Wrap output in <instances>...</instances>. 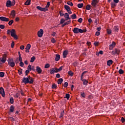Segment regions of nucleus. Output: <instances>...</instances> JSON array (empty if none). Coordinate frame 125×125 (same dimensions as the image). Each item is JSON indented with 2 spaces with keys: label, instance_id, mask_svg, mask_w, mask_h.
<instances>
[{
  "label": "nucleus",
  "instance_id": "obj_17",
  "mask_svg": "<svg viewBox=\"0 0 125 125\" xmlns=\"http://www.w3.org/2000/svg\"><path fill=\"white\" fill-rule=\"evenodd\" d=\"M67 55H68V51L65 50L63 52V58H66Z\"/></svg>",
  "mask_w": 125,
  "mask_h": 125
},
{
  "label": "nucleus",
  "instance_id": "obj_12",
  "mask_svg": "<svg viewBox=\"0 0 125 125\" xmlns=\"http://www.w3.org/2000/svg\"><path fill=\"white\" fill-rule=\"evenodd\" d=\"M0 93L2 95V97L5 96V93H4V89L2 87L0 88Z\"/></svg>",
  "mask_w": 125,
  "mask_h": 125
},
{
  "label": "nucleus",
  "instance_id": "obj_3",
  "mask_svg": "<svg viewBox=\"0 0 125 125\" xmlns=\"http://www.w3.org/2000/svg\"><path fill=\"white\" fill-rule=\"evenodd\" d=\"M73 33H74V34H79V33L83 32V31L82 30V29H80L78 27H75L73 29Z\"/></svg>",
  "mask_w": 125,
  "mask_h": 125
},
{
  "label": "nucleus",
  "instance_id": "obj_48",
  "mask_svg": "<svg viewBox=\"0 0 125 125\" xmlns=\"http://www.w3.org/2000/svg\"><path fill=\"white\" fill-rule=\"evenodd\" d=\"M20 66L21 67H24V62H21L20 63Z\"/></svg>",
  "mask_w": 125,
  "mask_h": 125
},
{
  "label": "nucleus",
  "instance_id": "obj_43",
  "mask_svg": "<svg viewBox=\"0 0 125 125\" xmlns=\"http://www.w3.org/2000/svg\"><path fill=\"white\" fill-rule=\"evenodd\" d=\"M65 21H66V20H65L64 19H62L60 21V24H63Z\"/></svg>",
  "mask_w": 125,
  "mask_h": 125
},
{
  "label": "nucleus",
  "instance_id": "obj_52",
  "mask_svg": "<svg viewBox=\"0 0 125 125\" xmlns=\"http://www.w3.org/2000/svg\"><path fill=\"white\" fill-rule=\"evenodd\" d=\"M55 71V73H58V72H59V71H58V68H57V67L55 68H53Z\"/></svg>",
  "mask_w": 125,
  "mask_h": 125
},
{
  "label": "nucleus",
  "instance_id": "obj_16",
  "mask_svg": "<svg viewBox=\"0 0 125 125\" xmlns=\"http://www.w3.org/2000/svg\"><path fill=\"white\" fill-rule=\"evenodd\" d=\"M36 71L38 73V74H42V70L40 67V66H37L36 67Z\"/></svg>",
  "mask_w": 125,
  "mask_h": 125
},
{
  "label": "nucleus",
  "instance_id": "obj_18",
  "mask_svg": "<svg viewBox=\"0 0 125 125\" xmlns=\"http://www.w3.org/2000/svg\"><path fill=\"white\" fill-rule=\"evenodd\" d=\"M60 60V55L56 54L55 58V61H59Z\"/></svg>",
  "mask_w": 125,
  "mask_h": 125
},
{
  "label": "nucleus",
  "instance_id": "obj_40",
  "mask_svg": "<svg viewBox=\"0 0 125 125\" xmlns=\"http://www.w3.org/2000/svg\"><path fill=\"white\" fill-rule=\"evenodd\" d=\"M0 77L1 78H3L4 77V72H0Z\"/></svg>",
  "mask_w": 125,
  "mask_h": 125
},
{
  "label": "nucleus",
  "instance_id": "obj_49",
  "mask_svg": "<svg viewBox=\"0 0 125 125\" xmlns=\"http://www.w3.org/2000/svg\"><path fill=\"white\" fill-rule=\"evenodd\" d=\"M63 69V66H61V67H60L59 68H58V71H59V72H60L61 71H62Z\"/></svg>",
  "mask_w": 125,
  "mask_h": 125
},
{
  "label": "nucleus",
  "instance_id": "obj_9",
  "mask_svg": "<svg viewBox=\"0 0 125 125\" xmlns=\"http://www.w3.org/2000/svg\"><path fill=\"white\" fill-rule=\"evenodd\" d=\"M7 56V55H6V54H3V58L1 60V62H2V63H5V61H6Z\"/></svg>",
  "mask_w": 125,
  "mask_h": 125
},
{
  "label": "nucleus",
  "instance_id": "obj_6",
  "mask_svg": "<svg viewBox=\"0 0 125 125\" xmlns=\"http://www.w3.org/2000/svg\"><path fill=\"white\" fill-rule=\"evenodd\" d=\"M36 8L38 9V10H40V11H44L45 12V11H47L48 10V9L46 8H42V7L40 6H37Z\"/></svg>",
  "mask_w": 125,
  "mask_h": 125
},
{
  "label": "nucleus",
  "instance_id": "obj_21",
  "mask_svg": "<svg viewBox=\"0 0 125 125\" xmlns=\"http://www.w3.org/2000/svg\"><path fill=\"white\" fill-rule=\"evenodd\" d=\"M71 23V21H67V22H65L64 24H63L62 25V27H65V26H66V25H69V24H70Z\"/></svg>",
  "mask_w": 125,
  "mask_h": 125
},
{
  "label": "nucleus",
  "instance_id": "obj_37",
  "mask_svg": "<svg viewBox=\"0 0 125 125\" xmlns=\"http://www.w3.org/2000/svg\"><path fill=\"white\" fill-rule=\"evenodd\" d=\"M114 31L115 32H119V26H114Z\"/></svg>",
  "mask_w": 125,
  "mask_h": 125
},
{
  "label": "nucleus",
  "instance_id": "obj_63",
  "mask_svg": "<svg viewBox=\"0 0 125 125\" xmlns=\"http://www.w3.org/2000/svg\"><path fill=\"white\" fill-rule=\"evenodd\" d=\"M14 44H15L14 42H12L11 43V45L12 48H13V47H14Z\"/></svg>",
  "mask_w": 125,
  "mask_h": 125
},
{
  "label": "nucleus",
  "instance_id": "obj_59",
  "mask_svg": "<svg viewBox=\"0 0 125 125\" xmlns=\"http://www.w3.org/2000/svg\"><path fill=\"white\" fill-rule=\"evenodd\" d=\"M9 119L10 120H11V121H13L14 122L15 121V119L14 118H13V117H9Z\"/></svg>",
  "mask_w": 125,
  "mask_h": 125
},
{
  "label": "nucleus",
  "instance_id": "obj_42",
  "mask_svg": "<svg viewBox=\"0 0 125 125\" xmlns=\"http://www.w3.org/2000/svg\"><path fill=\"white\" fill-rule=\"evenodd\" d=\"M49 5H50V2L48 1L45 8H48V7H49Z\"/></svg>",
  "mask_w": 125,
  "mask_h": 125
},
{
  "label": "nucleus",
  "instance_id": "obj_23",
  "mask_svg": "<svg viewBox=\"0 0 125 125\" xmlns=\"http://www.w3.org/2000/svg\"><path fill=\"white\" fill-rule=\"evenodd\" d=\"M83 84L84 85H87V83H88V81H87V80H85V79H83Z\"/></svg>",
  "mask_w": 125,
  "mask_h": 125
},
{
  "label": "nucleus",
  "instance_id": "obj_4",
  "mask_svg": "<svg viewBox=\"0 0 125 125\" xmlns=\"http://www.w3.org/2000/svg\"><path fill=\"white\" fill-rule=\"evenodd\" d=\"M120 52H121L120 49L115 48L112 51V53L113 55H116V54L119 55L120 54Z\"/></svg>",
  "mask_w": 125,
  "mask_h": 125
},
{
  "label": "nucleus",
  "instance_id": "obj_45",
  "mask_svg": "<svg viewBox=\"0 0 125 125\" xmlns=\"http://www.w3.org/2000/svg\"><path fill=\"white\" fill-rule=\"evenodd\" d=\"M68 75H69V76H73L74 75V73H73V72H72V71H68Z\"/></svg>",
  "mask_w": 125,
  "mask_h": 125
},
{
  "label": "nucleus",
  "instance_id": "obj_30",
  "mask_svg": "<svg viewBox=\"0 0 125 125\" xmlns=\"http://www.w3.org/2000/svg\"><path fill=\"white\" fill-rule=\"evenodd\" d=\"M71 18H72V19H76L77 18V15H76V14H72L71 16Z\"/></svg>",
  "mask_w": 125,
  "mask_h": 125
},
{
  "label": "nucleus",
  "instance_id": "obj_60",
  "mask_svg": "<svg viewBox=\"0 0 125 125\" xmlns=\"http://www.w3.org/2000/svg\"><path fill=\"white\" fill-rule=\"evenodd\" d=\"M109 50H112V49H113L114 48V46L111 45H109Z\"/></svg>",
  "mask_w": 125,
  "mask_h": 125
},
{
  "label": "nucleus",
  "instance_id": "obj_61",
  "mask_svg": "<svg viewBox=\"0 0 125 125\" xmlns=\"http://www.w3.org/2000/svg\"><path fill=\"white\" fill-rule=\"evenodd\" d=\"M121 122L122 123H124L125 122V119L124 117L121 118Z\"/></svg>",
  "mask_w": 125,
  "mask_h": 125
},
{
  "label": "nucleus",
  "instance_id": "obj_39",
  "mask_svg": "<svg viewBox=\"0 0 125 125\" xmlns=\"http://www.w3.org/2000/svg\"><path fill=\"white\" fill-rule=\"evenodd\" d=\"M49 67H50V65L49 64V63H46L45 65L44 68L45 69H48V68H49Z\"/></svg>",
  "mask_w": 125,
  "mask_h": 125
},
{
  "label": "nucleus",
  "instance_id": "obj_54",
  "mask_svg": "<svg viewBox=\"0 0 125 125\" xmlns=\"http://www.w3.org/2000/svg\"><path fill=\"white\" fill-rule=\"evenodd\" d=\"M27 70H28L29 71H31V70H32V66H31V65L28 66Z\"/></svg>",
  "mask_w": 125,
  "mask_h": 125
},
{
  "label": "nucleus",
  "instance_id": "obj_35",
  "mask_svg": "<svg viewBox=\"0 0 125 125\" xmlns=\"http://www.w3.org/2000/svg\"><path fill=\"white\" fill-rule=\"evenodd\" d=\"M13 22H14L13 20H11V21H10L8 22V24L9 25V26H11L12 24H13Z\"/></svg>",
  "mask_w": 125,
  "mask_h": 125
},
{
  "label": "nucleus",
  "instance_id": "obj_22",
  "mask_svg": "<svg viewBox=\"0 0 125 125\" xmlns=\"http://www.w3.org/2000/svg\"><path fill=\"white\" fill-rule=\"evenodd\" d=\"M12 17H15V11L12 10L10 14Z\"/></svg>",
  "mask_w": 125,
  "mask_h": 125
},
{
  "label": "nucleus",
  "instance_id": "obj_26",
  "mask_svg": "<svg viewBox=\"0 0 125 125\" xmlns=\"http://www.w3.org/2000/svg\"><path fill=\"white\" fill-rule=\"evenodd\" d=\"M86 9L87 10H90V9H91V5H89V4H87L86 6Z\"/></svg>",
  "mask_w": 125,
  "mask_h": 125
},
{
  "label": "nucleus",
  "instance_id": "obj_11",
  "mask_svg": "<svg viewBox=\"0 0 125 125\" xmlns=\"http://www.w3.org/2000/svg\"><path fill=\"white\" fill-rule=\"evenodd\" d=\"M0 20H1V21H3L4 22H8V21H9V19L4 17H0Z\"/></svg>",
  "mask_w": 125,
  "mask_h": 125
},
{
  "label": "nucleus",
  "instance_id": "obj_41",
  "mask_svg": "<svg viewBox=\"0 0 125 125\" xmlns=\"http://www.w3.org/2000/svg\"><path fill=\"white\" fill-rule=\"evenodd\" d=\"M67 4L68 5H70V6H73V5H74V4H73V3L70 1H68L67 3Z\"/></svg>",
  "mask_w": 125,
  "mask_h": 125
},
{
  "label": "nucleus",
  "instance_id": "obj_14",
  "mask_svg": "<svg viewBox=\"0 0 125 125\" xmlns=\"http://www.w3.org/2000/svg\"><path fill=\"white\" fill-rule=\"evenodd\" d=\"M14 112V106L13 105H11L10 107V110L8 112L9 115H10L11 113H13Z\"/></svg>",
  "mask_w": 125,
  "mask_h": 125
},
{
  "label": "nucleus",
  "instance_id": "obj_1",
  "mask_svg": "<svg viewBox=\"0 0 125 125\" xmlns=\"http://www.w3.org/2000/svg\"><path fill=\"white\" fill-rule=\"evenodd\" d=\"M8 35H10L11 37L14 38L15 40H18V36L16 35V31H15V29H8L7 31Z\"/></svg>",
  "mask_w": 125,
  "mask_h": 125
},
{
  "label": "nucleus",
  "instance_id": "obj_32",
  "mask_svg": "<svg viewBox=\"0 0 125 125\" xmlns=\"http://www.w3.org/2000/svg\"><path fill=\"white\" fill-rule=\"evenodd\" d=\"M64 8L66 10H69V9H71V8H70V6H69L67 5H64Z\"/></svg>",
  "mask_w": 125,
  "mask_h": 125
},
{
  "label": "nucleus",
  "instance_id": "obj_51",
  "mask_svg": "<svg viewBox=\"0 0 125 125\" xmlns=\"http://www.w3.org/2000/svg\"><path fill=\"white\" fill-rule=\"evenodd\" d=\"M78 22L82 23V22H83V19L82 18H79L78 20Z\"/></svg>",
  "mask_w": 125,
  "mask_h": 125
},
{
  "label": "nucleus",
  "instance_id": "obj_50",
  "mask_svg": "<svg viewBox=\"0 0 125 125\" xmlns=\"http://www.w3.org/2000/svg\"><path fill=\"white\" fill-rule=\"evenodd\" d=\"M64 87H67L68 86V82H65L63 84Z\"/></svg>",
  "mask_w": 125,
  "mask_h": 125
},
{
  "label": "nucleus",
  "instance_id": "obj_28",
  "mask_svg": "<svg viewBox=\"0 0 125 125\" xmlns=\"http://www.w3.org/2000/svg\"><path fill=\"white\" fill-rule=\"evenodd\" d=\"M77 6H78V8H82L83 6V3H79L77 5Z\"/></svg>",
  "mask_w": 125,
  "mask_h": 125
},
{
  "label": "nucleus",
  "instance_id": "obj_8",
  "mask_svg": "<svg viewBox=\"0 0 125 125\" xmlns=\"http://www.w3.org/2000/svg\"><path fill=\"white\" fill-rule=\"evenodd\" d=\"M30 49H31V44L28 43L25 48V52H26V53H29L30 52L29 51Z\"/></svg>",
  "mask_w": 125,
  "mask_h": 125
},
{
  "label": "nucleus",
  "instance_id": "obj_58",
  "mask_svg": "<svg viewBox=\"0 0 125 125\" xmlns=\"http://www.w3.org/2000/svg\"><path fill=\"white\" fill-rule=\"evenodd\" d=\"M51 42H52V43H55V42H56V41H55V39H54V38L52 39Z\"/></svg>",
  "mask_w": 125,
  "mask_h": 125
},
{
  "label": "nucleus",
  "instance_id": "obj_19",
  "mask_svg": "<svg viewBox=\"0 0 125 125\" xmlns=\"http://www.w3.org/2000/svg\"><path fill=\"white\" fill-rule=\"evenodd\" d=\"M107 66H111L113 64V61L112 60H109L107 62Z\"/></svg>",
  "mask_w": 125,
  "mask_h": 125
},
{
  "label": "nucleus",
  "instance_id": "obj_10",
  "mask_svg": "<svg viewBox=\"0 0 125 125\" xmlns=\"http://www.w3.org/2000/svg\"><path fill=\"white\" fill-rule=\"evenodd\" d=\"M43 35V30L40 29L39 31L38 32V36L39 38H42V35Z\"/></svg>",
  "mask_w": 125,
  "mask_h": 125
},
{
  "label": "nucleus",
  "instance_id": "obj_53",
  "mask_svg": "<svg viewBox=\"0 0 125 125\" xmlns=\"http://www.w3.org/2000/svg\"><path fill=\"white\" fill-rule=\"evenodd\" d=\"M14 97L15 98H18V97H19V94L16 93L15 95H14Z\"/></svg>",
  "mask_w": 125,
  "mask_h": 125
},
{
  "label": "nucleus",
  "instance_id": "obj_44",
  "mask_svg": "<svg viewBox=\"0 0 125 125\" xmlns=\"http://www.w3.org/2000/svg\"><path fill=\"white\" fill-rule=\"evenodd\" d=\"M119 73L120 75H122L123 74H124V70H123V69H120L119 70Z\"/></svg>",
  "mask_w": 125,
  "mask_h": 125
},
{
  "label": "nucleus",
  "instance_id": "obj_62",
  "mask_svg": "<svg viewBox=\"0 0 125 125\" xmlns=\"http://www.w3.org/2000/svg\"><path fill=\"white\" fill-rule=\"evenodd\" d=\"M5 27V26L4 25H2V24L0 25V29H4Z\"/></svg>",
  "mask_w": 125,
  "mask_h": 125
},
{
  "label": "nucleus",
  "instance_id": "obj_47",
  "mask_svg": "<svg viewBox=\"0 0 125 125\" xmlns=\"http://www.w3.org/2000/svg\"><path fill=\"white\" fill-rule=\"evenodd\" d=\"M65 98L69 99V98H70V94H66Z\"/></svg>",
  "mask_w": 125,
  "mask_h": 125
},
{
  "label": "nucleus",
  "instance_id": "obj_46",
  "mask_svg": "<svg viewBox=\"0 0 125 125\" xmlns=\"http://www.w3.org/2000/svg\"><path fill=\"white\" fill-rule=\"evenodd\" d=\"M107 33L108 35H111L112 34V31L110 29H107Z\"/></svg>",
  "mask_w": 125,
  "mask_h": 125
},
{
  "label": "nucleus",
  "instance_id": "obj_24",
  "mask_svg": "<svg viewBox=\"0 0 125 125\" xmlns=\"http://www.w3.org/2000/svg\"><path fill=\"white\" fill-rule=\"evenodd\" d=\"M57 83L58 84H61V83H63V79L60 78L58 79Z\"/></svg>",
  "mask_w": 125,
  "mask_h": 125
},
{
  "label": "nucleus",
  "instance_id": "obj_36",
  "mask_svg": "<svg viewBox=\"0 0 125 125\" xmlns=\"http://www.w3.org/2000/svg\"><path fill=\"white\" fill-rule=\"evenodd\" d=\"M57 87V85H56V84L54 83L52 84V88H53V89H55V88H56Z\"/></svg>",
  "mask_w": 125,
  "mask_h": 125
},
{
  "label": "nucleus",
  "instance_id": "obj_38",
  "mask_svg": "<svg viewBox=\"0 0 125 125\" xmlns=\"http://www.w3.org/2000/svg\"><path fill=\"white\" fill-rule=\"evenodd\" d=\"M64 110H62L61 112V116L60 117V118H63V117H64Z\"/></svg>",
  "mask_w": 125,
  "mask_h": 125
},
{
  "label": "nucleus",
  "instance_id": "obj_7",
  "mask_svg": "<svg viewBox=\"0 0 125 125\" xmlns=\"http://www.w3.org/2000/svg\"><path fill=\"white\" fill-rule=\"evenodd\" d=\"M98 3V0H92L91 4L93 7H96V4Z\"/></svg>",
  "mask_w": 125,
  "mask_h": 125
},
{
  "label": "nucleus",
  "instance_id": "obj_20",
  "mask_svg": "<svg viewBox=\"0 0 125 125\" xmlns=\"http://www.w3.org/2000/svg\"><path fill=\"white\" fill-rule=\"evenodd\" d=\"M116 3H115L114 2H112L111 3V6L112 8H115L116 6H117Z\"/></svg>",
  "mask_w": 125,
  "mask_h": 125
},
{
  "label": "nucleus",
  "instance_id": "obj_33",
  "mask_svg": "<svg viewBox=\"0 0 125 125\" xmlns=\"http://www.w3.org/2000/svg\"><path fill=\"white\" fill-rule=\"evenodd\" d=\"M81 96L83 98H85V93L84 92H81Z\"/></svg>",
  "mask_w": 125,
  "mask_h": 125
},
{
  "label": "nucleus",
  "instance_id": "obj_57",
  "mask_svg": "<svg viewBox=\"0 0 125 125\" xmlns=\"http://www.w3.org/2000/svg\"><path fill=\"white\" fill-rule=\"evenodd\" d=\"M110 45H112L114 47V46H116V42H113L112 43L110 44Z\"/></svg>",
  "mask_w": 125,
  "mask_h": 125
},
{
  "label": "nucleus",
  "instance_id": "obj_27",
  "mask_svg": "<svg viewBox=\"0 0 125 125\" xmlns=\"http://www.w3.org/2000/svg\"><path fill=\"white\" fill-rule=\"evenodd\" d=\"M18 73L20 75H22L23 74L22 71L23 69H22L21 68H20L19 70H18Z\"/></svg>",
  "mask_w": 125,
  "mask_h": 125
},
{
  "label": "nucleus",
  "instance_id": "obj_29",
  "mask_svg": "<svg viewBox=\"0 0 125 125\" xmlns=\"http://www.w3.org/2000/svg\"><path fill=\"white\" fill-rule=\"evenodd\" d=\"M35 60H36V57L33 56V57H32L31 58L30 62H31V63H33V62H34L35 61Z\"/></svg>",
  "mask_w": 125,
  "mask_h": 125
},
{
  "label": "nucleus",
  "instance_id": "obj_2",
  "mask_svg": "<svg viewBox=\"0 0 125 125\" xmlns=\"http://www.w3.org/2000/svg\"><path fill=\"white\" fill-rule=\"evenodd\" d=\"M8 64L10 67L13 68L15 66V62H13V59L12 58L9 59L7 60Z\"/></svg>",
  "mask_w": 125,
  "mask_h": 125
},
{
  "label": "nucleus",
  "instance_id": "obj_55",
  "mask_svg": "<svg viewBox=\"0 0 125 125\" xmlns=\"http://www.w3.org/2000/svg\"><path fill=\"white\" fill-rule=\"evenodd\" d=\"M94 44V45H95V46H98V44H99V42H95Z\"/></svg>",
  "mask_w": 125,
  "mask_h": 125
},
{
  "label": "nucleus",
  "instance_id": "obj_5",
  "mask_svg": "<svg viewBox=\"0 0 125 125\" xmlns=\"http://www.w3.org/2000/svg\"><path fill=\"white\" fill-rule=\"evenodd\" d=\"M22 83H24L25 84H27V83H29V76L28 77H23L22 78Z\"/></svg>",
  "mask_w": 125,
  "mask_h": 125
},
{
  "label": "nucleus",
  "instance_id": "obj_34",
  "mask_svg": "<svg viewBox=\"0 0 125 125\" xmlns=\"http://www.w3.org/2000/svg\"><path fill=\"white\" fill-rule=\"evenodd\" d=\"M24 4H25V5H30V4H31V1H28V0H27V1L25 2Z\"/></svg>",
  "mask_w": 125,
  "mask_h": 125
},
{
  "label": "nucleus",
  "instance_id": "obj_15",
  "mask_svg": "<svg viewBox=\"0 0 125 125\" xmlns=\"http://www.w3.org/2000/svg\"><path fill=\"white\" fill-rule=\"evenodd\" d=\"M28 81L30 84H32V83H34V79L30 76H28Z\"/></svg>",
  "mask_w": 125,
  "mask_h": 125
},
{
  "label": "nucleus",
  "instance_id": "obj_64",
  "mask_svg": "<svg viewBox=\"0 0 125 125\" xmlns=\"http://www.w3.org/2000/svg\"><path fill=\"white\" fill-rule=\"evenodd\" d=\"M120 5L121 7H123V6H124L125 5V4H124V2H120Z\"/></svg>",
  "mask_w": 125,
  "mask_h": 125
},
{
  "label": "nucleus",
  "instance_id": "obj_25",
  "mask_svg": "<svg viewBox=\"0 0 125 125\" xmlns=\"http://www.w3.org/2000/svg\"><path fill=\"white\" fill-rule=\"evenodd\" d=\"M55 73V71L53 68L50 69V74H51V75H53Z\"/></svg>",
  "mask_w": 125,
  "mask_h": 125
},
{
  "label": "nucleus",
  "instance_id": "obj_31",
  "mask_svg": "<svg viewBox=\"0 0 125 125\" xmlns=\"http://www.w3.org/2000/svg\"><path fill=\"white\" fill-rule=\"evenodd\" d=\"M10 103L11 104H13L14 103V99H13V97L10 98Z\"/></svg>",
  "mask_w": 125,
  "mask_h": 125
},
{
  "label": "nucleus",
  "instance_id": "obj_56",
  "mask_svg": "<svg viewBox=\"0 0 125 125\" xmlns=\"http://www.w3.org/2000/svg\"><path fill=\"white\" fill-rule=\"evenodd\" d=\"M59 14H60V16H61V17L64 16V13H62V11H59Z\"/></svg>",
  "mask_w": 125,
  "mask_h": 125
},
{
  "label": "nucleus",
  "instance_id": "obj_13",
  "mask_svg": "<svg viewBox=\"0 0 125 125\" xmlns=\"http://www.w3.org/2000/svg\"><path fill=\"white\" fill-rule=\"evenodd\" d=\"M6 6L7 7H10L12 6V3L10 0H8L7 1L6 3Z\"/></svg>",
  "mask_w": 125,
  "mask_h": 125
}]
</instances>
